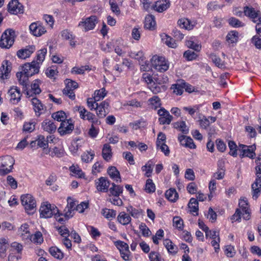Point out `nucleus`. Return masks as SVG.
Segmentation results:
<instances>
[{"label": "nucleus", "instance_id": "bf43d9fd", "mask_svg": "<svg viewBox=\"0 0 261 261\" xmlns=\"http://www.w3.org/2000/svg\"><path fill=\"white\" fill-rule=\"evenodd\" d=\"M199 106H195L193 107H184L183 110L187 112L189 115L194 118L195 113L199 111Z\"/></svg>", "mask_w": 261, "mask_h": 261}, {"label": "nucleus", "instance_id": "58836bf2", "mask_svg": "<svg viewBox=\"0 0 261 261\" xmlns=\"http://www.w3.org/2000/svg\"><path fill=\"white\" fill-rule=\"evenodd\" d=\"M165 196L169 201L175 202L177 199L178 195L175 189L171 188L166 191Z\"/></svg>", "mask_w": 261, "mask_h": 261}, {"label": "nucleus", "instance_id": "6e6552de", "mask_svg": "<svg viewBox=\"0 0 261 261\" xmlns=\"http://www.w3.org/2000/svg\"><path fill=\"white\" fill-rule=\"evenodd\" d=\"M117 248L119 250L121 257L124 260H129L130 252L129 250L128 245L122 241H117L114 242Z\"/></svg>", "mask_w": 261, "mask_h": 261}, {"label": "nucleus", "instance_id": "5701e85b", "mask_svg": "<svg viewBox=\"0 0 261 261\" xmlns=\"http://www.w3.org/2000/svg\"><path fill=\"white\" fill-rule=\"evenodd\" d=\"M77 110L79 112L80 117L82 119L92 121V122H93V120L95 117V115L93 114L88 111L83 107H79Z\"/></svg>", "mask_w": 261, "mask_h": 261}, {"label": "nucleus", "instance_id": "49530a36", "mask_svg": "<svg viewBox=\"0 0 261 261\" xmlns=\"http://www.w3.org/2000/svg\"><path fill=\"white\" fill-rule=\"evenodd\" d=\"M91 69L88 65L82 66L80 67H74L71 70L72 73L83 74L86 70H90Z\"/></svg>", "mask_w": 261, "mask_h": 261}, {"label": "nucleus", "instance_id": "b1692460", "mask_svg": "<svg viewBox=\"0 0 261 261\" xmlns=\"http://www.w3.org/2000/svg\"><path fill=\"white\" fill-rule=\"evenodd\" d=\"M42 127L43 130L51 134L56 132L57 126L51 120H45L42 123Z\"/></svg>", "mask_w": 261, "mask_h": 261}, {"label": "nucleus", "instance_id": "39448f33", "mask_svg": "<svg viewBox=\"0 0 261 261\" xmlns=\"http://www.w3.org/2000/svg\"><path fill=\"white\" fill-rule=\"evenodd\" d=\"M151 62L152 66L160 72H165L169 68L168 64L164 57L154 56L151 59Z\"/></svg>", "mask_w": 261, "mask_h": 261}, {"label": "nucleus", "instance_id": "bb28decb", "mask_svg": "<svg viewBox=\"0 0 261 261\" xmlns=\"http://www.w3.org/2000/svg\"><path fill=\"white\" fill-rule=\"evenodd\" d=\"M154 166V163L152 161L149 160L147 163L141 167V170L144 172V176L147 177L151 176V174L153 171V168Z\"/></svg>", "mask_w": 261, "mask_h": 261}, {"label": "nucleus", "instance_id": "0e129e2a", "mask_svg": "<svg viewBox=\"0 0 261 261\" xmlns=\"http://www.w3.org/2000/svg\"><path fill=\"white\" fill-rule=\"evenodd\" d=\"M186 45L190 48H192L195 51H199L201 48V46L198 44L195 43L191 40H187L186 42Z\"/></svg>", "mask_w": 261, "mask_h": 261}, {"label": "nucleus", "instance_id": "8fccbe9b", "mask_svg": "<svg viewBox=\"0 0 261 261\" xmlns=\"http://www.w3.org/2000/svg\"><path fill=\"white\" fill-rule=\"evenodd\" d=\"M230 25L234 28H239L244 26V23L235 17H231L228 19Z\"/></svg>", "mask_w": 261, "mask_h": 261}, {"label": "nucleus", "instance_id": "6e6d98bb", "mask_svg": "<svg viewBox=\"0 0 261 261\" xmlns=\"http://www.w3.org/2000/svg\"><path fill=\"white\" fill-rule=\"evenodd\" d=\"M228 147L230 149L229 154L233 157H236L238 155L237 148V146L235 142L232 141H229Z\"/></svg>", "mask_w": 261, "mask_h": 261}, {"label": "nucleus", "instance_id": "c756f323", "mask_svg": "<svg viewBox=\"0 0 261 261\" xmlns=\"http://www.w3.org/2000/svg\"><path fill=\"white\" fill-rule=\"evenodd\" d=\"M16 76L18 79L19 84L23 86V90L26 91L28 82L29 81V76L24 75L22 71L17 72L16 74Z\"/></svg>", "mask_w": 261, "mask_h": 261}, {"label": "nucleus", "instance_id": "0eeeda50", "mask_svg": "<svg viewBox=\"0 0 261 261\" xmlns=\"http://www.w3.org/2000/svg\"><path fill=\"white\" fill-rule=\"evenodd\" d=\"M40 66L39 63L35 61H32L31 63H27L22 66V69L23 74L28 76H32L36 73H38Z\"/></svg>", "mask_w": 261, "mask_h": 261}, {"label": "nucleus", "instance_id": "680f3d73", "mask_svg": "<svg viewBox=\"0 0 261 261\" xmlns=\"http://www.w3.org/2000/svg\"><path fill=\"white\" fill-rule=\"evenodd\" d=\"M130 57L138 60L141 61L142 62L144 59V54L142 51H131L129 55Z\"/></svg>", "mask_w": 261, "mask_h": 261}, {"label": "nucleus", "instance_id": "338daca9", "mask_svg": "<svg viewBox=\"0 0 261 261\" xmlns=\"http://www.w3.org/2000/svg\"><path fill=\"white\" fill-rule=\"evenodd\" d=\"M57 229L63 238H68L70 235L68 229L65 225L59 227Z\"/></svg>", "mask_w": 261, "mask_h": 261}, {"label": "nucleus", "instance_id": "69168bd1", "mask_svg": "<svg viewBox=\"0 0 261 261\" xmlns=\"http://www.w3.org/2000/svg\"><path fill=\"white\" fill-rule=\"evenodd\" d=\"M224 252L226 255L229 257H233L236 254L234 248L231 245L226 246Z\"/></svg>", "mask_w": 261, "mask_h": 261}, {"label": "nucleus", "instance_id": "7c9ffc66", "mask_svg": "<svg viewBox=\"0 0 261 261\" xmlns=\"http://www.w3.org/2000/svg\"><path fill=\"white\" fill-rule=\"evenodd\" d=\"M102 155L103 159L107 161H109L112 156V149L110 145L108 144H105L102 151Z\"/></svg>", "mask_w": 261, "mask_h": 261}, {"label": "nucleus", "instance_id": "f3484780", "mask_svg": "<svg viewBox=\"0 0 261 261\" xmlns=\"http://www.w3.org/2000/svg\"><path fill=\"white\" fill-rule=\"evenodd\" d=\"M170 3L168 0H159L152 6V8L158 12L161 13L166 11L170 7Z\"/></svg>", "mask_w": 261, "mask_h": 261}, {"label": "nucleus", "instance_id": "13d9d810", "mask_svg": "<svg viewBox=\"0 0 261 261\" xmlns=\"http://www.w3.org/2000/svg\"><path fill=\"white\" fill-rule=\"evenodd\" d=\"M109 4L111 6V10L113 13L117 15L120 13V10L116 0H109Z\"/></svg>", "mask_w": 261, "mask_h": 261}, {"label": "nucleus", "instance_id": "f03ea898", "mask_svg": "<svg viewBox=\"0 0 261 261\" xmlns=\"http://www.w3.org/2000/svg\"><path fill=\"white\" fill-rule=\"evenodd\" d=\"M21 201L28 214H33L36 210V202L30 194H27L21 196Z\"/></svg>", "mask_w": 261, "mask_h": 261}, {"label": "nucleus", "instance_id": "4d7b16f0", "mask_svg": "<svg viewBox=\"0 0 261 261\" xmlns=\"http://www.w3.org/2000/svg\"><path fill=\"white\" fill-rule=\"evenodd\" d=\"M210 58L211 59L213 63L219 68H221L224 66L223 62H222L221 59L217 57L215 54H211L210 56Z\"/></svg>", "mask_w": 261, "mask_h": 261}, {"label": "nucleus", "instance_id": "aec40b11", "mask_svg": "<svg viewBox=\"0 0 261 261\" xmlns=\"http://www.w3.org/2000/svg\"><path fill=\"white\" fill-rule=\"evenodd\" d=\"M52 137V136H49V137H47V140H46L44 136L40 135L38 136V139H37L35 141H32L31 142V145L33 146V144H35L36 142H37L38 146L45 149L48 146V143L53 141V139Z\"/></svg>", "mask_w": 261, "mask_h": 261}, {"label": "nucleus", "instance_id": "c03bdc74", "mask_svg": "<svg viewBox=\"0 0 261 261\" xmlns=\"http://www.w3.org/2000/svg\"><path fill=\"white\" fill-rule=\"evenodd\" d=\"M8 246V242L6 239L2 238L0 239V256L3 257L4 256Z\"/></svg>", "mask_w": 261, "mask_h": 261}, {"label": "nucleus", "instance_id": "de8ad7c7", "mask_svg": "<svg viewBox=\"0 0 261 261\" xmlns=\"http://www.w3.org/2000/svg\"><path fill=\"white\" fill-rule=\"evenodd\" d=\"M238 34L237 31L230 32L226 36L227 41L231 43H236L238 40Z\"/></svg>", "mask_w": 261, "mask_h": 261}, {"label": "nucleus", "instance_id": "9b49d317", "mask_svg": "<svg viewBox=\"0 0 261 261\" xmlns=\"http://www.w3.org/2000/svg\"><path fill=\"white\" fill-rule=\"evenodd\" d=\"M97 23V19L96 16H91L87 18L84 21H81L78 26L82 27L85 31H88L93 29Z\"/></svg>", "mask_w": 261, "mask_h": 261}, {"label": "nucleus", "instance_id": "09e8293b", "mask_svg": "<svg viewBox=\"0 0 261 261\" xmlns=\"http://www.w3.org/2000/svg\"><path fill=\"white\" fill-rule=\"evenodd\" d=\"M103 216L107 219H112L115 217L116 212L112 209L105 208L102 211Z\"/></svg>", "mask_w": 261, "mask_h": 261}, {"label": "nucleus", "instance_id": "dca6fc26", "mask_svg": "<svg viewBox=\"0 0 261 261\" xmlns=\"http://www.w3.org/2000/svg\"><path fill=\"white\" fill-rule=\"evenodd\" d=\"M41 82L39 80H36L33 81L31 84V89L29 90L25 91V94L27 97H33L34 95L39 94L41 92V90L40 88V85Z\"/></svg>", "mask_w": 261, "mask_h": 261}, {"label": "nucleus", "instance_id": "2eb2a0df", "mask_svg": "<svg viewBox=\"0 0 261 261\" xmlns=\"http://www.w3.org/2000/svg\"><path fill=\"white\" fill-rule=\"evenodd\" d=\"M97 115L99 118H104L109 113V103L107 101L101 102L99 105L96 104Z\"/></svg>", "mask_w": 261, "mask_h": 261}, {"label": "nucleus", "instance_id": "a19ab883", "mask_svg": "<svg viewBox=\"0 0 261 261\" xmlns=\"http://www.w3.org/2000/svg\"><path fill=\"white\" fill-rule=\"evenodd\" d=\"M188 206L191 213H196V215H198V202L196 199L194 198H191L188 204Z\"/></svg>", "mask_w": 261, "mask_h": 261}, {"label": "nucleus", "instance_id": "20e7f679", "mask_svg": "<svg viewBox=\"0 0 261 261\" xmlns=\"http://www.w3.org/2000/svg\"><path fill=\"white\" fill-rule=\"evenodd\" d=\"M40 217L44 218H50L53 215L57 216L59 210L55 205L47 202L43 203L40 208Z\"/></svg>", "mask_w": 261, "mask_h": 261}, {"label": "nucleus", "instance_id": "603ef678", "mask_svg": "<svg viewBox=\"0 0 261 261\" xmlns=\"http://www.w3.org/2000/svg\"><path fill=\"white\" fill-rule=\"evenodd\" d=\"M145 190L147 193H152L155 190V186L151 179H147L145 185Z\"/></svg>", "mask_w": 261, "mask_h": 261}, {"label": "nucleus", "instance_id": "9d476101", "mask_svg": "<svg viewBox=\"0 0 261 261\" xmlns=\"http://www.w3.org/2000/svg\"><path fill=\"white\" fill-rule=\"evenodd\" d=\"M8 95L10 103L15 105L18 103L21 97V94L19 89L16 86H13L8 90Z\"/></svg>", "mask_w": 261, "mask_h": 261}, {"label": "nucleus", "instance_id": "f704fd0d", "mask_svg": "<svg viewBox=\"0 0 261 261\" xmlns=\"http://www.w3.org/2000/svg\"><path fill=\"white\" fill-rule=\"evenodd\" d=\"M32 104L34 107V110L36 113H40V111L44 108V106L41 101L36 97H33L31 99Z\"/></svg>", "mask_w": 261, "mask_h": 261}, {"label": "nucleus", "instance_id": "a878e982", "mask_svg": "<svg viewBox=\"0 0 261 261\" xmlns=\"http://www.w3.org/2000/svg\"><path fill=\"white\" fill-rule=\"evenodd\" d=\"M178 24L181 28L190 30L193 29L196 23L195 22H191L187 18H181L178 21Z\"/></svg>", "mask_w": 261, "mask_h": 261}, {"label": "nucleus", "instance_id": "3c124183", "mask_svg": "<svg viewBox=\"0 0 261 261\" xmlns=\"http://www.w3.org/2000/svg\"><path fill=\"white\" fill-rule=\"evenodd\" d=\"M46 53V48H43L38 51L36 61H35L39 63V65L44 61Z\"/></svg>", "mask_w": 261, "mask_h": 261}, {"label": "nucleus", "instance_id": "f8f14e48", "mask_svg": "<svg viewBox=\"0 0 261 261\" xmlns=\"http://www.w3.org/2000/svg\"><path fill=\"white\" fill-rule=\"evenodd\" d=\"M74 128V124L70 119L66 120L61 123L58 131L61 136L70 134Z\"/></svg>", "mask_w": 261, "mask_h": 261}, {"label": "nucleus", "instance_id": "f257e3e1", "mask_svg": "<svg viewBox=\"0 0 261 261\" xmlns=\"http://www.w3.org/2000/svg\"><path fill=\"white\" fill-rule=\"evenodd\" d=\"M15 161L10 155L0 157V175H4L10 173L14 164Z\"/></svg>", "mask_w": 261, "mask_h": 261}, {"label": "nucleus", "instance_id": "79ce46f5", "mask_svg": "<svg viewBox=\"0 0 261 261\" xmlns=\"http://www.w3.org/2000/svg\"><path fill=\"white\" fill-rule=\"evenodd\" d=\"M149 105L152 108L156 109L161 106V101L160 98L157 96H154L148 99Z\"/></svg>", "mask_w": 261, "mask_h": 261}, {"label": "nucleus", "instance_id": "864d4df0", "mask_svg": "<svg viewBox=\"0 0 261 261\" xmlns=\"http://www.w3.org/2000/svg\"><path fill=\"white\" fill-rule=\"evenodd\" d=\"M173 226L179 230H182L184 228V222L179 217L176 216L173 219Z\"/></svg>", "mask_w": 261, "mask_h": 261}, {"label": "nucleus", "instance_id": "a211bd4d", "mask_svg": "<svg viewBox=\"0 0 261 261\" xmlns=\"http://www.w3.org/2000/svg\"><path fill=\"white\" fill-rule=\"evenodd\" d=\"M35 47L33 45L27 46L25 48H22L17 51V57L22 59L29 58L34 52Z\"/></svg>", "mask_w": 261, "mask_h": 261}, {"label": "nucleus", "instance_id": "1a4fd4ad", "mask_svg": "<svg viewBox=\"0 0 261 261\" xmlns=\"http://www.w3.org/2000/svg\"><path fill=\"white\" fill-rule=\"evenodd\" d=\"M256 149L255 145L247 146L243 144L239 145V151H241L240 156L241 158L244 157H248L251 159H253L255 156V153L254 152Z\"/></svg>", "mask_w": 261, "mask_h": 261}, {"label": "nucleus", "instance_id": "c9c22d12", "mask_svg": "<svg viewBox=\"0 0 261 261\" xmlns=\"http://www.w3.org/2000/svg\"><path fill=\"white\" fill-rule=\"evenodd\" d=\"M84 142L81 139H77L75 140H73L69 147L71 152L74 154L76 153L79 149H80L82 146Z\"/></svg>", "mask_w": 261, "mask_h": 261}, {"label": "nucleus", "instance_id": "412c9836", "mask_svg": "<svg viewBox=\"0 0 261 261\" xmlns=\"http://www.w3.org/2000/svg\"><path fill=\"white\" fill-rule=\"evenodd\" d=\"M144 28L151 31L155 30L156 28V22L154 16L151 14H148L145 17Z\"/></svg>", "mask_w": 261, "mask_h": 261}, {"label": "nucleus", "instance_id": "37998d69", "mask_svg": "<svg viewBox=\"0 0 261 261\" xmlns=\"http://www.w3.org/2000/svg\"><path fill=\"white\" fill-rule=\"evenodd\" d=\"M127 211L129 213L131 216L135 218H138L143 214V211L142 210H137L133 208L132 206L127 207Z\"/></svg>", "mask_w": 261, "mask_h": 261}, {"label": "nucleus", "instance_id": "423d86ee", "mask_svg": "<svg viewBox=\"0 0 261 261\" xmlns=\"http://www.w3.org/2000/svg\"><path fill=\"white\" fill-rule=\"evenodd\" d=\"M244 13L254 23L261 22V14L259 11H256L251 7L245 6L244 7Z\"/></svg>", "mask_w": 261, "mask_h": 261}, {"label": "nucleus", "instance_id": "e2e57ef3", "mask_svg": "<svg viewBox=\"0 0 261 261\" xmlns=\"http://www.w3.org/2000/svg\"><path fill=\"white\" fill-rule=\"evenodd\" d=\"M184 57L187 60L192 61L197 57V55L194 51L188 50L184 53Z\"/></svg>", "mask_w": 261, "mask_h": 261}, {"label": "nucleus", "instance_id": "7ed1b4c3", "mask_svg": "<svg viewBox=\"0 0 261 261\" xmlns=\"http://www.w3.org/2000/svg\"><path fill=\"white\" fill-rule=\"evenodd\" d=\"M15 32L11 29L7 30L3 33L0 40L2 48H9L14 43Z\"/></svg>", "mask_w": 261, "mask_h": 261}, {"label": "nucleus", "instance_id": "4c0bfd02", "mask_svg": "<svg viewBox=\"0 0 261 261\" xmlns=\"http://www.w3.org/2000/svg\"><path fill=\"white\" fill-rule=\"evenodd\" d=\"M117 220L121 224L127 225L130 222L131 218L128 214L122 212L118 215Z\"/></svg>", "mask_w": 261, "mask_h": 261}, {"label": "nucleus", "instance_id": "a18cd8bd", "mask_svg": "<svg viewBox=\"0 0 261 261\" xmlns=\"http://www.w3.org/2000/svg\"><path fill=\"white\" fill-rule=\"evenodd\" d=\"M51 117L55 120L61 122L62 121H64L65 120H64L66 118V114L63 111H60L56 113H54L52 114Z\"/></svg>", "mask_w": 261, "mask_h": 261}, {"label": "nucleus", "instance_id": "052dcab7", "mask_svg": "<svg viewBox=\"0 0 261 261\" xmlns=\"http://www.w3.org/2000/svg\"><path fill=\"white\" fill-rule=\"evenodd\" d=\"M70 171L80 178H82L84 175L83 172L77 166L72 165L69 168Z\"/></svg>", "mask_w": 261, "mask_h": 261}, {"label": "nucleus", "instance_id": "5fc2aeb1", "mask_svg": "<svg viewBox=\"0 0 261 261\" xmlns=\"http://www.w3.org/2000/svg\"><path fill=\"white\" fill-rule=\"evenodd\" d=\"M107 93L105 88H102L100 90H96L94 93V99L95 101H99L102 99L106 96Z\"/></svg>", "mask_w": 261, "mask_h": 261}, {"label": "nucleus", "instance_id": "473e14b6", "mask_svg": "<svg viewBox=\"0 0 261 261\" xmlns=\"http://www.w3.org/2000/svg\"><path fill=\"white\" fill-rule=\"evenodd\" d=\"M173 125L174 128L179 130L184 134H187L189 133V128L184 121L175 122L173 124Z\"/></svg>", "mask_w": 261, "mask_h": 261}, {"label": "nucleus", "instance_id": "4468645a", "mask_svg": "<svg viewBox=\"0 0 261 261\" xmlns=\"http://www.w3.org/2000/svg\"><path fill=\"white\" fill-rule=\"evenodd\" d=\"M95 185L98 191L107 192L109 190L110 183L107 178L101 177L95 181Z\"/></svg>", "mask_w": 261, "mask_h": 261}, {"label": "nucleus", "instance_id": "2f4dec72", "mask_svg": "<svg viewBox=\"0 0 261 261\" xmlns=\"http://www.w3.org/2000/svg\"><path fill=\"white\" fill-rule=\"evenodd\" d=\"M49 252L53 256L59 260L63 259L64 256L63 252L56 246L50 247Z\"/></svg>", "mask_w": 261, "mask_h": 261}, {"label": "nucleus", "instance_id": "cd10ccee", "mask_svg": "<svg viewBox=\"0 0 261 261\" xmlns=\"http://www.w3.org/2000/svg\"><path fill=\"white\" fill-rule=\"evenodd\" d=\"M108 173L111 178L116 182H121L120 173L115 167H110L108 169Z\"/></svg>", "mask_w": 261, "mask_h": 261}, {"label": "nucleus", "instance_id": "e433bc0d", "mask_svg": "<svg viewBox=\"0 0 261 261\" xmlns=\"http://www.w3.org/2000/svg\"><path fill=\"white\" fill-rule=\"evenodd\" d=\"M163 244L169 253L176 254L177 252V247L171 241V240L166 239L164 240Z\"/></svg>", "mask_w": 261, "mask_h": 261}, {"label": "nucleus", "instance_id": "4be33fe9", "mask_svg": "<svg viewBox=\"0 0 261 261\" xmlns=\"http://www.w3.org/2000/svg\"><path fill=\"white\" fill-rule=\"evenodd\" d=\"M18 233L21 237L22 239L27 242L30 238L31 232L29 228V225L27 223L22 224L18 229Z\"/></svg>", "mask_w": 261, "mask_h": 261}, {"label": "nucleus", "instance_id": "c85d7f7f", "mask_svg": "<svg viewBox=\"0 0 261 261\" xmlns=\"http://www.w3.org/2000/svg\"><path fill=\"white\" fill-rule=\"evenodd\" d=\"M11 70V67L9 65L8 61H5L3 62L2 65L1 67V72L2 77L3 79H7L8 78V74Z\"/></svg>", "mask_w": 261, "mask_h": 261}, {"label": "nucleus", "instance_id": "ddd939ff", "mask_svg": "<svg viewBox=\"0 0 261 261\" xmlns=\"http://www.w3.org/2000/svg\"><path fill=\"white\" fill-rule=\"evenodd\" d=\"M8 11L12 14L23 12V7L18 0H11L7 6Z\"/></svg>", "mask_w": 261, "mask_h": 261}, {"label": "nucleus", "instance_id": "6ab92c4d", "mask_svg": "<svg viewBox=\"0 0 261 261\" xmlns=\"http://www.w3.org/2000/svg\"><path fill=\"white\" fill-rule=\"evenodd\" d=\"M30 30L35 36H40L46 32L45 28L36 22H33L30 25Z\"/></svg>", "mask_w": 261, "mask_h": 261}, {"label": "nucleus", "instance_id": "393cba45", "mask_svg": "<svg viewBox=\"0 0 261 261\" xmlns=\"http://www.w3.org/2000/svg\"><path fill=\"white\" fill-rule=\"evenodd\" d=\"M252 198L256 199L261 193V180L255 179L252 184Z\"/></svg>", "mask_w": 261, "mask_h": 261}, {"label": "nucleus", "instance_id": "72a5a7b5", "mask_svg": "<svg viewBox=\"0 0 261 261\" xmlns=\"http://www.w3.org/2000/svg\"><path fill=\"white\" fill-rule=\"evenodd\" d=\"M43 241V238L41 232L37 231L33 235H30V238L27 242H33L36 244H41Z\"/></svg>", "mask_w": 261, "mask_h": 261}, {"label": "nucleus", "instance_id": "774afa93", "mask_svg": "<svg viewBox=\"0 0 261 261\" xmlns=\"http://www.w3.org/2000/svg\"><path fill=\"white\" fill-rule=\"evenodd\" d=\"M165 42L167 45L171 48H176L177 46L176 41L171 37L166 35Z\"/></svg>", "mask_w": 261, "mask_h": 261}, {"label": "nucleus", "instance_id": "ea45409f", "mask_svg": "<svg viewBox=\"0 0 261 261\" xmlns=\"http://www.w3.org/2000/svg\"><path fill=\"white\" fill-rule=\"evenodd\" d=\"M149 88L152 92V93L155 94L164 92L167 89L166 86L159 85L156 84H155L154 83L149 86Z\"/></svg>", "mask_w": 261, "mask_h": 261}]
</instances>
